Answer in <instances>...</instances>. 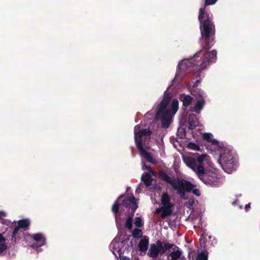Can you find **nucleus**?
<instances>
[{
    "mask_svg": "<svg viewBox=\"0 0 260 260\" xmlns=\"http://www.w3.org/2000/svg\"><path fill=\"white\" fill-rule=\"evenodd\" d=\"M32 238L37 242L41 241L44 238L43 237L42 234L40 233H37L34 234L32 236Z\"/></svg>",
    "mask_w": 260,
    "mask_h": 260,
    "instance_id": "nucleus-25",
    "label": "nucleus"
},
{
    "mask_svg": "<svg viewBox=\"0 0 260 260\" xmlns=\"http://www.w3.org/2000/svg\"><path fill=\"white\" fill-rule=\"evenodd\" d=\"M180 99L182 102L183 106L187 107L189 106L193 100V98L189 95H181Z\"/></svg>",
    "mask_w": 260,
    "mask_h": 260,
    "instance_id": "nucleus-18",
    "label": "nucleus"
},
{
    "mask_svg": "<svg viewBox=\"0 0 260 260\" xmlns=\"http://www.w3.org/2000/svg\"><path fill=\"white\" fill-rule=\"evenodd\" d=\"M139 151L141 155L144 156L147 161L152 164H156L157 163L156 160L152 157L151 154L146 151L144 148H142V149H140Z\"/></svg>",
    "mask_w": 260,
    "mask_h": 260,
    "instance_id": "nucleus-16",
    "label": "nucleus"
},
{
    "mask_svg": "<svg viewBox=\"0 0 260 260\" xmlns=\"http://www.w3.org/2000/svg\"><path fill=\"white\" fill-rule=\"evenodd\" d=\"M171 199L168 193H164L161 198V203L163 207H173V204L170 202Z\"/></svg>",
    "mask_w": 260,
    "mask_h": 260,
    "instance_id": "nucleus-15",
    "label": "nucleus"
},
{
    "mask_svg": "<svg viewBox=\"0 0 260 260\" xmlns=\"http://www.w3.org/2000/svg\"><path fill=\"white\" fill-rule=\"evenodd\" d=\"M218 162L222 169L228 173L236 169L237 163L235 155L228 148H221Z\"/></svg>",
    "mask_w": 260,
    "mask_h": 260,
    "instance_id": "nucleus-4",
    "label": "nucleus"
},
{
    "mask_svg": "<svg viewBox=\"0 0 260 260\" xmlns=\"http://www.w3.org/2000/svg\"><path fill=\"white\" fill-rule=\"evenodd\" d=\"M170 244L173 245L170 248V249L173 250L168 254V260H185V258L182 256V251L180 248L173 243H170Z\"/></svg>",
    "mask_w": 260,
    "mask_h": 260,
    "instance_id": "nucleus-9",
    "label": "nucleus"
},
{
    "mask_svg": "<svg viewBox=\"0 0 260 260\" xmlns=\"http://www.w3.org/2000/svg\"><path fill=\"white\" fill-rule=\"evenodd\" d=\"M208 156L206 154H202L197 156V158L187 156L184 158V161L185 164L192 170L196 172L198 176L200 174V172L199 168H204L203 166V161L205 158Z\"/></svg>",
    "mask_w": 260,
    "mask_h": 260,
    "instance_id": "nucleus-8",
    "label": "nucleus"
},
{
    "mask_svg": "<svg viewBox=\"0 0 260 260\" xmlns=\"http://www.w3.org/2000/svg\"><path fill=\"white\" fill-rule=\"evenodd\" d=\"M205 103V100L202 98L201 100H198L195 104L194 111L197 113L199 114L201 110L203 108V105Z\"/></svg>",
    "mask_w": 260,
    "mask_h": 260,
    "instance_id": "nucleus-20",
    "label": "nucleus"
},
{
    "mask_svg": "<svg viewBox=\"0 0 260 260\" xmlns=\"http://www.w3.org/2000/svg\"><path fill=\"white\" fill-rule=\"evenodd\" d=\"M217 0H205V6L212 5L214 4ZM203 8H205V7Z\"/></svg>",
    "mask_w": 260,
    "mask_h": 260,
    "instance_id": "nucleus-29",
    "label": "nucleus"
},
{
    "mask_svg": "<svg viewBox=\"0 0 260 260\" xmlns=\"http://www.w3.org/2000/svg\"><path fill=\"white\" fill-rule=\"evenodd\" d=\"M45 238H44V239H43V244H42V245H43V244H45Z\"/></svg>",
    "mask_w": 260,
    "mask_h": 260,
    "instance_id": "nucleus-36",
    "label": "nucleus"
},
{
    "mask_svg": "<svg viewBox=\"0 0 260 260\" xmlns=\"http://www.w3.org/2000/svg\"><path fill=\"white\" fill-rule=\"evenodd\" d=\"M6 241V238L0 233V243L2 242H5Z\"/></svg>",
    "mask_w": 260,
    "mask_h": 260,
    "instance_id": "nucleus-32",
    "label": "nucleus"
},
{
    "mask_svg": "<svg viewBox=\"0 0 260 260\" xmlns=\"http://www.w3.org/2000/svg\"><path fill=\"white\" fill-rule=\"evenodd\" d=\"M141 180L146 186L148 187L151 185L152 179L148 173H144L142 176Z\"/></svg>",
    "mask_w": 260,
    "mask_h": 260,
    "instance_id": "nucleus-19",
    "label": "nucleus"
},
{
    "mask_svg": "<svg viewBox=\"0 0 260 260\" xmlns=\"http://www.w3.org/2000/svg\"><path fill=\"white\" fill-rule=\"evenodd\" d=\"M134 223L135 225L138 228H141L143 225L142 219L140 217H136L135 218Z\"/></svg>",
    "mask_w": 260,
    "mask_h": 260,
    "instance_id": "nucleus-27",
    "label": "nucleus"
},
{
    "mask_svg": "<svg viewBox=\"0 0 260 260\" xmlns=\"http://www.w3.org/2000/svg\"><path fill=\"white\" fill-rule=\"evenodd\" d=\"M203 139L207 142L211 143L214 150H218L219 148V142L213 138V135L211 133H204Z\"/></svg>",
    "mask_w": 260,
    "mask_h": 260,
    "instance_id": "nucleus-11",
    "label": "nucleus"
},
{
    "mask_svg": "<svg viewBox=\"0 0 260 260\" xmlns=\"http://www.w3.org/2000/svg\"><path fill=\"white\" fill-rule=\"evenodd\" d=\"M196 260H208V256L204 252H201L198 255Z\"/></svg>",
    "mask_w": 260,
    "mask_h": 260,
    "instance_id": "nucleus-28",
    "label": "nucleus"
},
{
    "mask_svg": "<svg viewBox=\"0 0 260 260\" xmlns=\"http://www.w3.org/2000/svg\"><path fill=\"white\" fill-rule=\"evenodd\" d=\"M198 20L200 23L201 41L203 49L197 52L190 60L183 61L178 64L179 68L184 72L200 73L208 66L216 61L217 51L215 50L208 52L209 49L214 44L215 25L209 14L205 8L199 10Z\"/></svg>",
    "mask_w": 260,
    "mask_h": 260,
    "instance_id": "nucleus-1",
    "label": "nucleus"
},
{
    "mask_svg": "<svg viewBox=\"0 0 260 260\" xmlns=\"http://www.w3.org/2000/svg\"><path fill=\"white\" fill-rule=\"evenodd\" d=\"M200 243H202V240H200Z\"/></svg>",
    "mask_w": 260,
    "mask_h": 260,
    "instance_id": "nucleus-38",
    "label": "nucleus"
},
{
    "mask_svg": "<svg viewBox=\"0 0 260 260\" xmlns=\"http://www.w3.org/2000/svg\"><path fill=\"white\" fill-rule=\"evenodd\" d=\"M199 179L206 185L210 187H218L220 177L216 170H206L205 168H200Z\"/></svg>",
    "mask_w": 260,
    "mask_h": 260,
    "instance_id": "nucleus-6",
    "label": "nucleus"
},
{
    "mask_svg": "<svg viewBox=\"0 0 260 260\" xmlns=\"http://www.w3.org/2000/svg\"><path fill=\"white\" fill-rule=\"evenodd\" d=\"M173 245H170L169 243H164L160 240H157L156 244H151L147 253L150 257L155 258L158 255H163L168 251L170 252V248Z\"/></svg>",
    "mask_w": 260,
    "mask_h": 260,
    "instance_id": "nucleus-7",
    "label": "nucleus"
},
{
    "mask_svg": "<svg viewBox=\"0 0 260 260\" xmlns=\"http://www.w3.org/2000/svg\"><path fill=\"white\" fill-rule=\"evenodd\" d=\"M149 239L148 238H144L142 239L138 244V248L140 251L145 252L148 248Z\"/></svg>",
    "mask_w": 260,
    "mask_h": 260,
    "instance_id": "nucleus-17",
    "label": "nucleus"
},
{
    "mask_svg": "<svg viewBox=\"0 0 260 260\" xmlns=\"http://www.w3.org/2000/svg\"><path fill=\"white\" fill-rule=\"evenodd\" d=\"M172 95L170 92H165L163 98L156 108L155 118L160 119L161 127L164 128H168L172 122V117L178 109V101L174 99L171 103V108H167L172 99Z\"/></svg>",
    "mask_w": 260,
    "mask_h": 260,
    "instance_id": "nucleus-2",
    "label": "nucleus"
},
{
    "mask_svg": "<svg viewBox=\"0 0 260 260\" xmlns=\"http://www.w3.org/2000/svg\"><path fill=\"white\" fill-rule=\"evenodd\" d=\"M123 196H124L123 194H121L120 196H119V197L117 198V199L115 201V202H114V204L113 205L112 208H111V211L114 214L115 219L116 221H117L118 213H119V208H120V205L121 206V204H120V203H119L118 201L119 199L123 198Z\"/></svg>",
    "mask_w": 260,
    "mask_h": 260,
    "instance_id": "nucleus-14",
    "label": "nucleus"
},
{
    "mask_svg": "<svg viewBox=\"0 0 260 260\" xmlns=\"http://www.w3.org/2000/svg\"><path fill=\"white\" fill-rule=\"evenodd\" d=\"M250 208V204H246L245 206V209L246 211L247 212L248 211H249Z\"/></svg>",
    "mask_w": 260,
    "mask_h": 260,
    "instance_id": "nucleus-34",
    "label": "nucleus"
},
{
    "mask_svg": "<svg viewBox=\"0 0 260 260\" xmlns=\"http://www.w3.org/2000/svg\"><path fill=\"white\" fill-rule=\"evenodd\" d=\"M145 167L146 169L149 171H150L152 170V168L150 166H146Z\"/></svg>",
    "mask_w": 260,
    "mask_h": 260,
    "instance_id": "nucleus-35",
    "label": "nucleus"
},
{
    "mask_svg": "<svg viewBox=\"0 0 260 260\" xmlns=\"http://www.w3.org/2000/svg\"><path fill=\"white\" fill-rule=\"evenodd\" d=\"M200 80H197L194 83H193V87H197L199 84H200Z\"/></svg>",
    "mask_w": 260,
    "mask_h": 260,
    "instance_id": "nucleus-33",
    "label": "nucleus"
},
{
    "mask_svg": "<svg viewBox=\"0 0 260 260\" xmlns=\"http://www.w3.org/2000/svg\"><path fill=\"white\" fill-rule=\"evenodd\" d=\"M138 132L142 136H150L152 134V132L148 128H142Z\"/></svg>",
    "mask_w": 260,
    "mask_h": 260,
    "instance_id": "nucleus-22",
    "label": "nucleus"
},
{
    "mask_svg": "<svg viewBox=\"0 0 260 260\" xmlns=\"http://www.w3.org/2000/svg\"><path fill=\"white\" fill-rule=\"evenodd\" d=\"M140 127L138 125H136L135 127V141L137 147L139 150L142 149V148H144L142 144V136L139 133V132H136L137 128H139Z\"/></svg>",
    "mask_w": 260,
    "mask_h": 260,
    "instance_id": "nucleus-13",
    "label": "nucleus"
},
{
    "mask_svg": "<svg viewBox=\"0 0 260 260\" xmlns=\"http://www.w3.org/2000/svg\"><path fill=\"white\" fill-rule=\"evenodd\" d=\"M7 245L5 243L0 244V254L7 249Z\"/></svg>",
    "mask_w": 260,
    "mask_h": 260,
    "instance_id": "nucleus-30",
    "label": "nucleus"
},
{
    "mask_svg": "<svg viewBox=\"0 0 260 260\" xmlns=\"http://www.w3.org/2000/svg\"><path fill=\"white\" fill-rule=\"evenodd\" d=\"M172 207H164L160 213V217L162 219L170 216L172 214Z\"/></svg>",
    "mask_w": 260,
    "mask_h": 260,
    "instance_id": "nucleus-21",
    "label": "nucleus"
},
{
    "mask_svg": "<svg viewBox=\"0 0 260 260\" xmlns=\"http://www.w3.org/2000/svg\"><path fill=\"white\" fill-rule=\"evenodd\" d=\"M177 136L181 139H184L186 136L185 129L183 127H179L177 130Z\"/></svg>",
    "mask_w": 260,
    "mask_h": 260,
    "instance_id": "nucleus-23",
    "label": "nucleus"
},
{
    "mask_svg": "<svg viewBox=\"0 0 260 260\" xmlns=\"http://www.w3.org/2000/svg\"><path fill=\"white\" fill-rule=\"evenodd\" d=\"M188 148L196 151H199L200 149V146L193 142H189L188 143Z\"/></svg>",
    "mask_w": 260,
    "mask_h": 260,
    "instance_id": "nucleus-26",
    "label": "nucleus"
},
{
    "mask_svg": "<svg viewBox=\"0 0 260 260\" xmlns=\"http://www.w3.org/2000/svg\"><path fill=\"white\" fill-rule=\"evenodd\" d=\"M30 225V221L28 219H22L18 221V225L16 226L13 231L12 240L16 241V235L20 229H28Z\"/></svg>",
    "mask_w": 260,
    "mask_h": 260,
    "instance_id": "nucleus-10",
    "label": "nucleus"
},
{
    "mask_svg": "<svg viewBox=\"0 0 260 260\" xmlns=\"http://www.w3.org/2000/svg\"><path fill=\"white\" fill-rule=\"evenodd\" d=\"M123 260H128V259H126V257H124L123 258Z\"/></svg>",
    "mask_w": 260,
    "mask_h": 260,
    "instance_id": "nucleus-37",
    "label": "nucleus"
},
{
    "mask_svg": "<svg viewBox=\"0 0 260 260\" xmlns=\"http://www.w3.org/2000/svg\"><path fill=\"white\" fill-rule=\"evenodd\" d=\"M199 121L197 115L194 114H190L188 116V129H193L197 127Z\"/></svg>",
    "mask_w": 260,
    "mask_h": 260,
    "instance_id": "nucleus-12",
    "label": "nucleus"
},
{
    "mask_svg": "<svg viewBox=\"0 0 260 260\" xmlns=\"http://www.w3.org/2000/svg\"><path fill=\"white\" fill-rule=\"evenodd\" d=\"M164 208L162 206L159 207V208H158L157 209H156L155 210V213H161L162 212V210L164 209Z\"/></svg>",
    "mask_w": 260,
    "mask_h": 260,
    "instance_id": "nucleus-31",
    "label": "nucleus"
},
{
    "mask_svg": "<svg viewBox=\"0 0 260 260\" xmlns=\"http://www.w3.org/2000/svg\"><path fill=\"white\" fill-rule=\"evenodd\" d=\"M159 177L161 180L170 184L173 189L177 191V193L181 198L185 197L186 192H190L191 190L196 196H199L200 195V190L197 188L193 189L195 186L186 180L180 179L177 178H171L164 171L159 172Z\"/></svg>",
    "mask_w": 260,
    "mask_h": 260,
    "instance_id": "nucleus-3",
    "label": "nucleus"
},
{
    "mask_svg": "<svg viewBox=\"0 0 260 260\" xmlns=\"http://www.w3.org/2000/svg\"><path fill=\"white\" fill-rule=\"evenodd\" d=\"M121 206L127 209L128 214L125 221V227L129 230H132L134 214L138 208L137 200L133 195L131 197H126L123 200Z\"/></svg>",
    "mask_w": 260,
    "mask_h": 260,
    "instance_id": "nucleus-5",
    "label": "nucleus"
},
{
    "mask_svg": "<svg viewBox=\"0 0 260 260\" xmlns=\"http://www.w3.org/2000/svg\"><path fill=\"white\" fill-rule=\"evenodd\" d=\"M132 234L134 238H139L142 236V231L139 229H135L133 231Z\"/></svg>",
    "mask_w": 260,
    "mask_h": 260,
    "instance_id": "nucleus-24",
    "label": "nucleus"
}]
</instances>
